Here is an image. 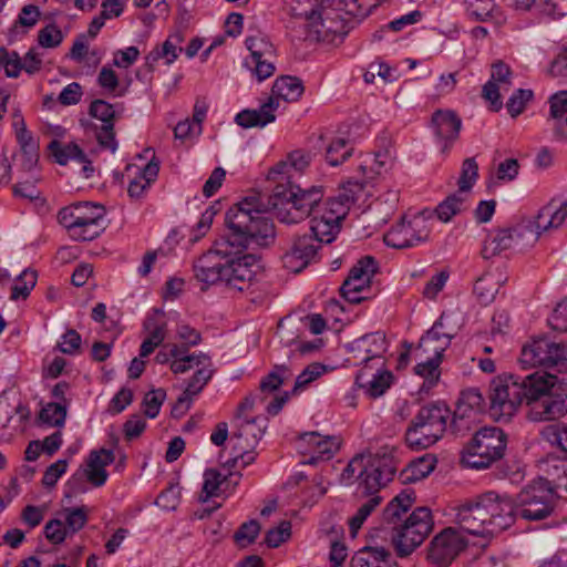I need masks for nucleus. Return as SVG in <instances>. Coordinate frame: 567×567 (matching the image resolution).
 <instances>
[{"label": "nucleus", "instance_id": "obj_1", "mask_svg": "<svg viewBox=\"0 0 567 567\" xmlns=\"http://www.w3.org/2000/svg\"><path fill=\"white\" fill-rule=\"evenodd\" d=\"M227 233L214 241L193 266L195 278L206 286L221 285L247 291L257 280L260 268L250 245L267 247L275 240V226L262 215L257 197L250 196L230 207L225 215Z\"/></svg>", "mask_w": 567, "mask_h": 567}, {"label": "nucleus", "instance_id": "obj_2", "mask_svg": "<svg viewBox=\"0 0 567 567\" xmlns=\"http://www.w3.org/2000/svg\"><path fill=\"white\" fill-rule=\"evenodd\" d=\"M489 414L507 422L525 401L533 422L555 421L567 414V377L549 372L499 375L489 384Z\"/></svg>", "mask_w": 567, "mask_h": 567}, {"label": "nucleus", "instance_id": "obj_3", "mask_svg": "<svg viewBox=\"0 0 567 567\" xmlns=\"http://www.w3.org/2000/svg\"><path fill=\"white\" fill-rule=\"evenodd\" d=\"M412 492L403 491L383 509L380 527L384 538L390 537L396 554L406 557L412 554L433 529V517L430 508L417 507L411 514L414 503Z\"/></svg>", "mask_w": 567, "mask_h": 567}, {"label": "nucleus", "instance_id": "obj_4", "mask_svg": "<svg viewBox=\"0 0 567 567\" xmlns=\"http://www.w3.org/2000/svg\"><path fill=\"white\" fill-rule=\"evenodd\" d=\"M270 205L280 223L297 224L323 208L326 199L320 186L301 188L299 185L288 183L287 185L278 184L275 187Z\"/></svg>", "mask_w": 567, "mask_h": 567}, {"label": "nucleus", "instance_id": "obj_5", "mask_svg": "<svg viewBox=\"0 0 567 567\" xmlns=\"http://www.w3.org/2000/svg\"><path fill=\"white\" fill-rule=\"evenodd\" d=\"M302 81L297 76L284 75L272 85V95L259 109H246L239 112L235 122L244 128L264 127L276 120L275 112L279 107V100L297 102L303 94Z\"/></svg>", "mask_w": 567, "mask_h": 567}, {"label": "nucleus", "instance_id": "obj_6", "mask_svg": "<svg viewBox=\"0 0 567 567\" xmlns=\"http://www.w3.org/2000/svg\"><path fill=\"white\" fill-rule=\"evenodd\" d=\"M451 411L446 404L433 402L423 405L411 421L405 441L413 450H424L442 439Z\"/></svg>", "mask_w": 567, "mask_h": 567}, {"label": "nucleus", "instance_id": "obj_7", "mask_svg": "<svg viewBox=\"0 0 567 567\" xmlns=\"http://www.w3.org/2000/svg\"><path fill=\"white\" fill-rule=\"evenodd\" d=\"M507 447V435L499 427H483L464 445L461 463L472 470H486L502 460Z\"/></svg>", "mask_w": 567, "mask_h": 567}, {"label": "nucleus", "instance_id": "obj_8", "mask_svg": "<svg viewBox=\"0 0 567 567\" xmlns=\"http://www.w3.org/2000/svg\"><path fill=\"white\" fill-rule=\"evenodd\" d=\"M556 503V492L546 478H538L524 487L514 499L516 515L528 522L548 518Z\"/></svg>", "mask_w": 567, "mask_h": 567}, {"label": "nucleus", "instance_id": "obj_9", "mask_svg": "<svg viewBox=\"0 0 567 567\" xmlns=\"http://www.w3.org/2000/svg\"><path fill=\"white\" fill-rule=\"evenodd\" d=\"M519 361L524 368L540 365L561 373L567 371V346L538 337L523 347Z\"/></svg>", "mask_w": 567, "mask_h": 567}, {"label": "nucleus", "instance_id": "obj_10", "mask_svg": "<svg viewBox=\"0 0 567 567\" xmlns=\"http://www.w3.org/2000/svg\"><path fill=\"white\" fill-rule=\"evenodd\" d=\"M536 243V237L528 231L524 220L514 227L497 229L485 240L482 255L488 259L506 250L523 251Z\"/></svg>", "mask_w": 567, "mask_h": 567}, {"label": "nucleus", "instance_id": "obj_11", "mask_svg": "<svg viewBox=\"0 0 567 567\" xmlns=\"http://www.w3.org/2000/svg\"><path fill=\"white\" fill-rule=\"evenodd\" d=\"M336 11H344L339 8V0H334L330 4L327 3L324 8H319L315 19L305 23L306 39L310 41L332 42L336 37L342 38L346 35L344 23Z\"/></svg>", "mask_w": 567, "mask_h": 567}, {"label": "nucleus", "instance_id": "obj_12", "mask_svg": "<svg viewBox=\"0 0 567 567\" xmlns=\"http://www.w3.org/2000/svg\"><path fill=\"white\" fill-rule=\"evenodd\" d=\"M346 206L337 200H327L326 206L311 216L310 230L315 244H330L340 231L346 217Z\"/></svg>", "mask_w": 567, "mask_h": 567}, {"label": "nucleus", "instance_id": "obj_13", "mask_svg": "<svg viewBox=\"0 0 567 567\" xmlns=\"http://www.w3.org/2000/svg\"><path fill=\"white\" fill-rule=\"evenodd\" d=\"M394 460L391 455L377 453L370 456L360 472L359 488L362 495H377L379 489L392 481L395 474Z\"/></svg>", "mask_w": 567, "mask_h": 567}, {"label": "nucleus", "instance_id": "obj_14", "mask_svg": "<svg viewBox=\"0 0 567 567\" xmlns=\"http://www.w3.org/2000/svg\"><path fill=\"white\" fill-rule=\"evenodd\" d=\"M61 516L62 518L48 520L43 528L45 538L52 545H60L68 537L75 535L86 525L89 519L85 506L64 508Z\"/></svg>", "mask_w": 567, "mask_h": 567}, {"label": "nucleus", "instance_id": "obj_15", "mask_svg": "<svg viewBox=\"0 0 567 567\" xmlns=\"http://www.w3.org/2000/svg\"><path fill=\"white\" fill-rule=\"evenodd\" d=\"M431 229L421 216H414L410 220L403 219L394 225L385 235L384 243L389 247L404 249L414 247L429 239Z\"/></svg>", "mask_w": 567, "mask_h": 567}, {"label": "nucleus", "instance_id": "obj_16", "mask_svg": "<svg viewBox=\"0 0 567 567\" xmlns=\"http://www.w3.org/2000/svg\"><path fill=\"white\" fill-rule=\"evenodd\" d=\"M199 359L202 360L194 363L196 371L189 379L186 389L173 405L172 415L174 417H181L189 410L194 396L202 392L215 373L212 359L208 354L200 352Z\"/></svg>", "mask_w": 567, "mask_h": 567}, {"label": "nucleus", "instance_id": "obj_17", "mask_svg": "<svg viewBox=\"0 0 567 567\" xmlns=\"http://www.w3.org/2000/svg\"><path fill=\"white\" fill-rule=\"evenodd\" d=\"M485 408V399L477 388H470L461 393L457 401L451 429L455 434L464 435L477 421Z\"/></svg>", "mask_w": 567, "mask_h": 567}, {"label": "nucleus", "instance_id": "obj_18", "mask_svg": "<svg viewBox=\"0 0 567 567\" xmlns=\"http://www.w3.org/2000/svg\"><path fill=\"white\" fill-rule=\"evenodd\" d=\"M484 504L487 513L488 526L492 528L491 536L511 527L516 518V506L514 499L506 494H498L494 491L483 493Z\"/></svg>", "mask_w": 567, "mask_h": 567}, {"label": "nucleus", "instance_id": "obj_19", "mask_svg": "<svg viewBox=\"0 0 567 567\" xmlns=\"http://www.w3.org/2000/svg\"><path fill=\"white\" fill-rule=\"evenodd\" d=\"M455 522L463 532L474 536H491L483 494L456 508Z\"/></svg>", "mask_w": 567, "mask_h": 567}, {"label": "nucleus", "instance_id": "obj_20", "mask_svg": "<svg viewBox=\"0 0 567 567\" xmlns=\"http://www.w3.org/2000/svg\"><path fill=\"white\" fill-rule=\"evenodd\" d=\"M465 547L466 542L460 532L447 527L432 539L427 559L435 567H446Z\"/></svg>", "mask_w": 567, "mask_h": 567}, {"label": "nucleus", "instance_id": "obj_21", "mask_svg": "<svg viewBox=\"0 0 567 567\" xmlns=\"http://www.w3.org/2000/svg\"><path fill=\"white\" fill-rule=\"evenodd\" d=\"M115 460L112 450L100 449L90 452L86 458V467L83 473H76L69 481L74 492H84V487L80 486L82 476L95 487L103 486L109 477L105 467L112 464Z\"/></svg>", "mask_w": 567, "mask_h": 567}, {"label": "nucleus", "instance_id": "obj_22", "mask_svg": "<svg viewBox=\"0 0 567 567\" xmlns=\"http://www.w3.org/2000/svg\"><path fill=\"white\" fill-rule=\"evenodd\" d=\"M567 220V198L551 199L544 205L533 219L524 220L528 231L535 235L536 241L540 235L558 229Z\"/></svg>", "mask_w": 567, "mask_h": 567}, {"label": "nucleus", "instance_id": "obj_23", "mask_svg": "<svg viewBox=\"0 0 567 567\" xmlns=\"http://www.w3.org/2000/svg\"><path fill=\"white\" fill-rule=\"evenodd\" d=\"M449 320L450 317L443 313L434 322L432 328L420 339L416 357L421 358L430 353L443 355L456 334L455 330L449 327Z\"/></svg>", "mask_w": 567, "mask_h": 567}, {"label": "nucleus", "instance_id": "obj_24", "mask_svg": "<svg viewBox=\"0 0 567 567\" xmlns=\"http://www.w3.org/2000/svg\"><path fill=\"white\" fill-rule=\"evenodd\" d=\"M319 244H315L312 236L296 237L287 251L282 255V264L291 272H299L309 264L317 260Z\"/></svg>", "mask_w": 567, "mask_h": 567}, {"label": "nucleus", "instance_id": "obj_25", "mask_svg": "<svg viewBox=\"0 0 567 567\" xmlns=\"http://www.w3.org/2000/svg\"><path fill=\"white\" fill-rule=\"evenodd\" d=\"M513 85V72L508 64L498 60L491 66V79L485 83L482 95L491 103L493 111L501 110L502 94L511 90Z\"/></svg>", "mask_w": 567, "mask_h": 567}, {"label": "nucleus", "instance_id": "obj_26", "mask_svg": "<svg viewBox=\"0 0 567 567\" xmlns=\"http://www.w3.org/2000/svg\"><path fill=\"white\" fill-rule=\"evenodd\" d=\"M432 127L442 152L446 153L458 138L462 120L452 110H437L432 115Z\"/></svg>", "mask_w": 567, "mask_h": 567}, {"label": "nucleus", "instance_id": "obj_27", "mask_svg": "<svg viewBox=\"0 0 567 567\" xmlns=\"http://www.w3.org/2000/svg\"><path fill=\"white\" fill-rule=\"evenodd\" d=\"M105 214L93 216H74L73 218L62 219L59 223L68 230L69 236L78 241L93 240L100 236L104 227L102 221Z\"/></svg>", "mask_w": 567, "mask_h": 567}, {"label": "nucleus", "instance_id": "obj_28", "mask_svg": "<svg viewBox=\"0 0 567 567\" xmlns=\"http://www.w3.org/2000/svg\"><path fill=\"white\" fill-rule=\"evenodd\" d=\"M383 363L379 362V367L375 369V372H372V367H370V364H364L355 378L357 385L364 389L372 398L382 395L390 386L392 374L388 371L381 372L380 369Z\"/></svg>", "mask_w": 567, "mask_h": 567}, {"label": "nucleus", "instance_id": "obj_29", "mask_svg": "<svg viewBox=\"0 0 567 567\" xmlns=\"http://www.w3.org/2000/svg\"><path fill=\"white\" fill-rule=\"evenodd\" d=\"M350 567H398V564L388 549L364 547L351 558Z\"/></svg>", "mask_w": 567, "mask_h": 567}, {"label": "nucleus", "instance_id": "obj_30", "mask_svg": "<svg viewBox=\"0 0 567 567\" xmlns=\"http://www.w3.org/2000/svg\"><path fill=\"white\" fill-rule=\"evenodd\" d=\"M300 441L306 442L312 447L315 456L309 460V463H315L318 458L329 460L339 447V443L334 437H322L317 432L302 434Z\"/></svg>", "mask_w": 567, "mask_h": 567}, {"label": "nucleus", "instance_id": "obj_31", "mask_svg": "<svg viewBox=\"0 0 567 567\" xmlns=\"http://www.w3.org/2000/svg\"><path fill=\"white\" fill-rule=\"evenodd\" d=\"M229 444L231 446V457L226 462L227 465L245 467L255 461V447L248 446V441H245L238 431L231 434Z\"/></svg>", "mask_w": 567, "mask_h": 567}, {"label": "nucleus", "instance_id": "obj_32", "mask_svg": "<svg viewBox=\"0 0 567 567\" xmlns=\"http://www.w3.org/2000/svg\"><path fill=\"white\" fill-rule=\"evenodd\" d=\"M442 357L440 354L430 353L423 360V355L420 358V362L414 367L415 374L420 375L424 379L422 389L430 390L432 389L440 379V364L442 362ZM416 359L419 357L415 355Z\"/></svg>", "mask_w": 567, "mask_h": 567}, {"label": "nucleus", "instance_id": "obj_33", "mask_svg": "<svg viewBox=\"0 0 567 567\" xmlns=\"http://www.w3.org/2000/svg\"><path fill=\"white\" fill-rule=\"evenodd\" d=\"M50 154L60 165H66L69 161L79 163L86 162L85 153L75 143L62 144L56 140H52L48 146Z\"/></svg>", "mask_w": 567, "mask_h": 567}, {"label": "nucleus", "instance_id": "obj_34", "mask_svg": "<svg viewBox=\"0 0 567 567\" xmlns=\"http://www.w3.org/2000/svg\"><path fill=\"white\" fill-rule=\"evenodd\" d=\"M159 172V163L153 157L143 168L141 176L131 181L127 192L131 198L138 199L154 182Z\"/></svg>", "mask_w": 567, "mask_h": 567}, {"label": "nucleus", "instance_id": "obj_35", "mask_svg": "<svg viewBox=\"0 0 567 567\" xmlns=\"http://www.w3.org/2000/svg\"><path fill=\"white\" fill-rule=\"evenodd\" d=\"M467 195L454 193L440 203L435 209L437 218L443 223H449L452 218L466 209Z\"/></svg>", "mask_w": 567, "mask_h": 567}, {"label": "nucleus", "instance_id": "obj_36", "mask_svg": "<svg viewBox=\"0 0 567 567\" xmlns=\"http://www.w3.org/2000/svg\"><path fill=\"white\" fill-rule=\"evenodd\" d=\"M359 346L369 349V357H362L361 362L364 364H370L375 360L381 362L382 354L386 351V339L384 333L377 331L361 337Z\"/></svg>", "mask_w": 567, "mask_h": 567}, {"label": "nucleus", "instance_id": "obj_37", "mask_svg": "<svg viewBox=\"0 0 567 567\" xmlns=\"http://www.w3.org/2000/svg\"><path fill=\"white\" fill-rule=\"evenodd\" d=\"M266 426V420L260 417L237 421V431L243 435L245 441H248V446L254 447H256L262 437Z\"/></svg>", "mask_w": 567, "mask_h": 567}, {"label": "nucleus", "instance_id": "obj_38", "mask_svg": "<svg viewBox=\"0 0 567 567\" xmlns=\"http://www.w3.org/2000/svg\"><path fill=\"white\" fill-rule=\"evenodd\" d=\"M436 465V458L432 454L421 456L410 463L406 470L403 471L404 480L416 482L425 478L432 473Z\"/></svg>", "mask_w": 567, "mask_h": 567}, {"label": "nucleus", "instance_id": "obj_39", "mask_svg": "<svg viewBox=\"0 0 567 567\" xmlns=\"http://www.w3.org/2000/svg\"><path fill=\"white\" fill-rule=\"evenodd\" d=\"M370 281L362 278L357 279L355 276H348L340 288L341 296L351 303H359L368 298L362 293L369 288Z\"/></svg>", "mask_w": 567, "mask_h": 567}, {"label": "nucleus", "instance_id": "obj_40", "mask_svg": "<svg viewBox=\"0 0 567 567\" xmlns=\"http://www.w3.org/2000/svg\"><path fill=\"white\" fill-rule=\"evenodd\" d=\"M245 43L248 51L250 52V56L246 60L275 56V47L262 34L250 35L246 39Z\"/></svg>", "mask_w": 567, "mask_h": 567}, {"label": "nucleus", "instance_id": "obj_41", "mask_svg": "<svg viewBox=\"0 0 567 567\" xmlns=\"http://www.w3.org/2000/svg\"><path fill=\"white\" fill-rule=\"evenodd\" d=\"M97 214H105V209L102 205L93 204L90 202L75 203L70 206L63 207L59 214V220L71 219L74 216H93Z\"/></svg>", "mask_w": 567, "mask_h": 567}, {"label": "nucleus", "instance_id": "obj_42", "mask_svg": "<svg viewBox=\"0 0 567 567\" xmlns=\"http://www.w3.org/2000/svg\"><path fill=\"white\" fill-rule=\"evenodd\" d=\"M353 153V147L344 138L332 141L327 147L326 159L329 165L338 166L346 162Z\"/></svg>", "mask_w": 567, "mask_h": 567}, {"label": "nucleus", "instance_id": "obj_43", "mask_svg": "<svg viewBox=\"0 0 567 567\" xmlns=\"http://www.w3.org/2000/svg\"><path fill=\"white\" fill-rule=\"evenodd\" d=\"M162 311L154 309L152 315H148L144 321V329L148 332L147 340L161 346L166 334V322L161 320Z\"/></svg>", "mask_w": 567, "mask_h": 567}, {"label": "nucleus", "instance_id": "obj_44", "mask_svg": "<svg viewBox=\"0 0 567 567\" xmlns=\"http://www.w3.org/2000/svg\"><path fill=\"white\" fill-rule=\"evenodd\" d=\"M465 4L468 16L475 21H487L497 10L494 0H465Z\"/></svg>", "mask_w": 567, "mask_h": 567}, {"label": "nucleus", "instance_id": "obj_45", "mask_svg": "<svg viewBox=\"0 0 567 567\" xmlns=\"http://www.w3.org/2000/svg\"><path fill=\"white\" fill-rule=\"evenodd\" d=\"M35 284L37 272L29 269L23 270L11 289L10 299L13 301L25 299L34 288Z\"/></svg>", "mask_w": 567, "mask_h": 567}, {"label": "nucleus", "instance_id": "obj_46", "mask_svg": "<svg viewBox=\"0 0 567 567\" xmlns=\"http://www.w3.org/2000/svg\"><path fill=\"white\" fill-rule=\"evenodd\" d=\"M363 188L364 183L362 181L349 179L342 185L338 197L327 198V200H337L344 205L347 215L350 205L358 200L360 194L363 192Z\"/></svg>", "mask_w": 567, "mask_h": 567}, {"label": "nucleus", "instance_id": "obj_47", "mask_svg": "<svg viewBox=\"0 0 567 567\" xmlns=\"http://www.w3.org/2000/svg\"><path fill=\"white\" fill-rule=\"evenodd\" d=\"M290 377L291 371L287 365H276L274 370L260 381V391L264 393H272Z\"/></svg>", "mask_w": 567, "mask_h": 567}, {"label": "nucleus", "instance_id": "obj_48", "mask_svg": "<svg viewBox=\"0 0 567 567\" xmlns=\"http://www.w3.org/2000/svg\"><path fill=\"white\" fill-rule=\"evenodd\" d=\"M478 177V165L475 158H466L462 164L461 175L457 181L458 193L467 195Z\"/></svg>", "mask_w": 567, "mask_h": 567}, {"label": "nucleus", "instance_id": "obj_49", "mask_svg": "<svg viewBox=\"0 0 567 567\" xmlns=\"http://www.w3.org/2000/svg\"><path fill=\"white\" fill-rule=\"evenodd\" d=\"M327 371V368L326 365L319 363V362H313L311 364H309L297 378H296V381H295V385L291 390V393L292 394H298L300 393L301 391H303L305 389H307V386L313 382L315 380H317L319 377H321L324 372Z\"/></svg>", "mask_w": 567, "mask_h": 567}, {"label": "nucleus", "instance_id": "obj_50", "mask_svg": "<svg viewBox=\"0 0 567 567\" xmlns=\"http://www.w3.org/2000/svg\"><path fill=\"white\" fill-rule=\"evenodd\" d=\"M226 480L219 471L208 468L204 472V483L200 494V502H207L210 497L218 495L221 483Z\"/></svg>", "mask_w": 567, "mask_h": 567}, {"label": "nucleus", "instance_id": "obj_51", "mask_svg": "<svg viewBox=\"0 0 567 567\" xmlns=\"http://www.w3.org/2000/svg\"><path fill=\"white\" fill-rule=\"evenodd\" d=\"M381 496L371 495V497L358 508L355 515L350 519V529L352 533H357V530L361 528L364 520L381 504Z\"/></svg>", "mask_w": 567, "mask_h": 567}, {"label": "nucleus", "instance_id": "obj_52", "mask_svg": "<svg viewBox=\"0 0 567 567\" xmlns=\"http://www.w3.org/2000/svg\"><path fill=\"white\" fill-rule=\"evenodd\" d=\"M94 133L99 145L102 148L115 153L117 150V141L115 137L114 123L109 124H94Z\"/></svg>", "mask_w": 567, "mask_h": 567}, {"label": "nucleus", "instance_id": "obj_53", "mask_svg": "<svg viewBox=\"0 0 567 567\" xmlns=\"http://www.w3.org/2000/svg\"><path fill=\"white\" fill-rule=\"evenodd\" d=\"M534 97L532 90L518 89L514 91L512 96L506 103V109L512 117H517L522 114L527 105Z\"/></svg>", "mask_w": 567, "mask_h": 567}, {"label": "nucleus", "instance_id": "obj_54", "mask_svg": "<svg viewBox=\"0 0 567 567\" xmlns=\"http://www.w3.org/2000/svg\"><path fill=\"white\" fill-rule=\"evenodd\" d=\"M66 416L65 406L61 403H48L40 412V420L51 426H62Z\"/></svg>", "mask_w": 567, "mask_h": 567}, {"label": "nucleus", "instance_id": "obj_55", "mask_svg": "<svg viewBox=\"0 0 567 567\" xmlns=\"http://www.w3.org/2000/svg\"><path fill=\"white\" fill-rule=\"evenodd\" d=\"M166 392L164 389H155L145 394L143 399L144 413L147 417L154 419L158 415L161 406L165 401Z\"/></svg>", "mask_w": 567, "mask_h": 567}, {"label": "nucleus", "instance_id": "obj_56", "mask_svg": "<svg viewBox=\"0 0 567 567\" xmlns=\"http://www.w3.org/2000/svg\"><path fill=\"white\" fill-rule=\"evenodd\" d=\"M290 535L291 523L289 520H282L277 527L271 528L267 532L265 543L269 547L275 548L285 543L287 539H289Z\"/></svg>", "mask_w": 567, "mask_h": 567}, {"label": "nucleus", "instance_id": "obj_57", "mask_svg": "<svg viewBox=\"0 0 567 567\" xmlns=\"http://www.w3.org/2000/svg\"><path fill=\"white\" fill-rule=\"evenodd\" d=\"M90 115L101 124L114 123L115 111L112 104L104 100H95L90 105Z\"/></svg>", "mask_w": 567, "mask_h": 567}, {"label": "nucleus", "instance_id": "obj_58", "mask_svg": "<svg viewBox=\"0 0 567 567\" xmlns=\"http://www.w3.org/2000/svg\"><path fill=\"white\" fill-rule=\"evenodd\" d=\"M272 58H261L254 60H246L245 64L256 75L258 81H264L271 76L275 72V64Z\"/></svg>", "mask_w": 567, "mask_h": 567}, {"label": "nucleus", "instance_id": "obj_59", "mask_svg": "<svg viewBox=\"0 0 567 567\" xmlns=\"http://www.w3.org/2000/svg\"><path fill=\"white\" fill-rule=\"evenodd\" d=\"M260 532V525L256 519L244 523L235 533L234 538L240 546L254 543Z\"/></svg>", "mask_w": 567, "mask_h": 567}, {"label": "nucleus", "instance_id": "obj_60", "mask_svg": "<svg viewBox=\"0 0 567 567\" xmlns=\"http://www.w3.org/2000/svg\"><path fill=\"white\" fill-rule=\"evenodd\" d=\"M62 40V32L55 24H48L38 33V42L42 48H56Z\"/></svg>", "mask_w": 567, "mask_h": 567}, {"label": "nucleus", "instance_id": "obj_61", "mask_svg": "<svg viewBox=\"0 0 567 567\" xmlns=\"http://www.w3.org/2000/svg\"><path fill=\"white\" fill-rule=\"evenodd\" d=\"M543 436L553 445H557L567 458V427L558 425L547 426L543 431Z\"/></svg>", "mask_w": 567, "mask_h": 567}, {"label": "nucleus", "instance_id": "obj_62", "mask_svg": "<svg viewBox=\"0 0 567 567\" xmlns=\"http://www.w3.org/2000/svg\"><path fill=\"white\" fill-rule=\"evenodd\" d=\"M377 271V261L371 256H365L358 260V262L351 268L349 276H355V278H362L371 280L372 276Z\"/></svg>", "mask_w": 567, "mask_h": 567}, {"label": "nucleus", "instance_id": "obj_63", "mask_svg": "<svg viewBox=\"0 0 567 567\" xmlns=\"http://www.w3.org/2000/svg\"><path fill=\"white\" fill-rule=\"evenodd\" d=\"M181 498V488L178 485H171L164 489L156 498L157 506L166 511H173L177 507Z\"/></svg>", "mask_w": 567, "mask_h": 567}, {"label": "nucleus", "instance_id": "obj_64", "mask_svg": "<svg viewBox=\"0 0 567 567\" xmlns=\"http://www.w3.org/2000/svg\"><path fill=\"white\" fill-rule=\"evenodd\" d=\"M549 327L559 332H567V298L560 301L548 319Z\"/></svg>", "mask_w": 567, "mask_h": 567}]
</instances>
